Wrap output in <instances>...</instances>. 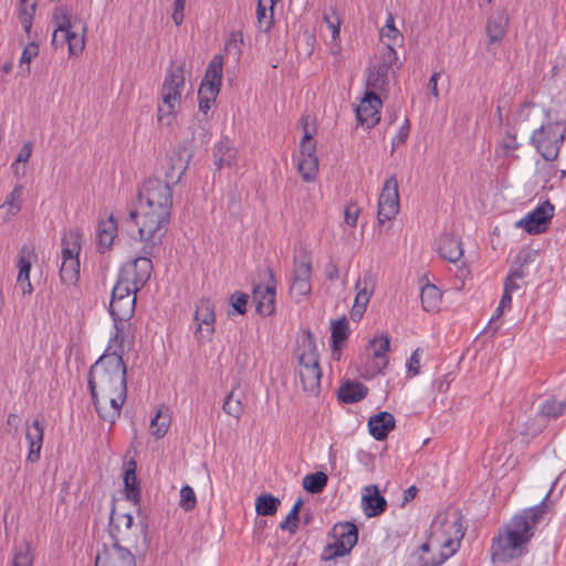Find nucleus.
Here are the masks:
<instances>
[{
  "label": "nucleus",
  "instance_id": "obj_55",
  "mask_svg": "<svg viewBox=\"0 0 566 566\" xmlns=\"http://www.w3.org/2000/svg\"><path fill=\"white\" fill-rule=\"evenodd\" d=\"M298 156H316V142L307 127L304 128V135L300 144Z\"/></svg>",
  "mask_w": 566,
  "mask_h": 566
},
{
  "label": "nucleus",
  "instance_id": "obj_2",
  "mask_svg": "<svg viewBox=\"0 0 566 566\" xmlns=\"http://www.w3.org/2000/svg\"><path fill=\"white\" fill-rule=\"evenodd\" d=\"M544 513L545 507L543 504H539L514 515L492 541V560L495 563H506L522 556Z\"/></svg>",
  "mask_w": 566,
  "mask_h": 566
},
{
  "label": "nucleus",
  "instance_id": "obj_18",
  "mask_svg": "<svg viewBox=\"0 0 566 566\" xmlns=\"http://www.w3.org/2000/svg\"><path fill=\"white\" fill-rule=\"evenodd\" d=\"M137 552L123 547L104 546L97 552L95 566H136Z\"/></svg>",
  "mask_w": 566,
  "mask_h": 566
},
{
  "label": "nucleus",
  "instance_id": "obj_24",
  "mask_svg": "<svg viewBox=\"0 0 566 566\" xmlns=\"http://www.w3.org/2000/svg\"><path fill=\"white\" fill-rule=\"evenodd\" d=\"M223 56L218 54L212 57L209 62L203 80L201 81L199 90L201 91H212L214 93L220 92L221 82H222V71H223Z\"/></svg>",
  "mask_w": 566,
  "mask_h": 566
},
{
  "label": "nucleus",
  "instance_id": "obj_62",
  "mask_svg": "<svg viewBox=\"0 0 566 566\" xmlns=\"http://www.w3.org/2000/svg\"><path fill=\"white\" fill-rule=\"evenodd\" d=\"M248 295L245 293L235 292L231 296V305L238 314H244L247 310Z\"/></svg>",
  "mask_w": 566,
  "mask_h": 566
},
{
  "label": "nucleus",
  "instance_id": "obj_41",
  "mask_svg": "<svg viewBox=\"0 0 566 566\" xmlns=\"http://www.w3.org/2000/svg\"><path fill=\"white\" fill-rule=\"evenodd\" d=\"M171 422V416L168 409H158L156 415L150 420V434L156 439L163 438Z\"/></svg>",
  "mask_w": 566,
  "mask_h": 566
},
{
  "label": "nucleus",
  "instance_id": "obj_64",
  "mask_svg": "<svg viewBox=\"0 0 566 566\" xmlns=\"http://www.w3.org/2000/svg\"><path fill=\"white\" fill-rule=\"evenodd\" d=\"M409 130H410L409 123H408V120H405L403 124L400 126L396 136L392 138V148L394 149L399 147L400 145H402L406 142V139L409 135Z\"/></svg>",
  "mask_w": 566,
  "mask_h": 566
},
{
  "label": "nucleus",
  "instance_id": "obj_5",
  "mask_svg": "<svg viewBox=\"0 0 566 566\" xmlns=\"http://www.w3.org/2000/svg\"><path fill=\"white\" fill-rule=\"evenodd\" d=\"M108 534L111 543H105L104 546L129 548V551L142 553L145 545L140 547V539L145 543L144 528L140 525L134 524V517L129 513H120L113 511L111 514Z\"/></svg>",
  "mask_w": 566,
  "mask_h": 566
},
{
  "label": "nucleus",
  "instance_id": "obj_44",
  "mask_svg": "<svg viewBox=\"0 0 566 566\" xmlns=\"http://www.w3.org/2000/svg\"><path fill=\"white\" fill-rule=\"evenodd\" d=\"M39 55V45L35 42L29 43L22 51L18 74L21 77H28L31 73L30 64Z\"/></svg>",
  "mask_w": 566,
  "mask_h": 566
},
{
  "label": "nucleus",
  "instance_id": "obj_28",
  "mask_svg": "<svg viewBox=\"0 0 566 566\" xmlns=\"http://www.w3.org/2000/svg\"><path fill=\"white\" fill-rule=\"evenodd\" d=\"M213 158L218 168L235 167L239 164V151L230 139L226 138L216 145Z\"/></svg>",
  "mask_w": 566,
  "mask_h": 566
},
{
  "label": "nucleus",
  "instance_id": "obj_4",
  "mask_svg": "<svg viewBox=\"0 0 566 566\" xmlns=\"http://www.w3.org/2000/svg\"><path fill=\"white\" fill-rule=\"evenodd\" d=\"M186 90L185 63L175 61L168 67L158 103V120L169 125L181 108Z\"/></svg>",
  "mask_w": 566,
  "mask_h": 566
},
{
  "label": "nucleus",
  "instance_id": "obj_49",
  "mask_svg": "<svg viewBox=\"0 0 566 566\" xmlns=\"http://www.w3.org/2000/svg\"><path fill=\"white\" fill-rule=\"evenodd\" d=\"M303 505V500L297 499L293 504L291 511L286 515L283 522L280 524V528L283 531H289L290 533H294L297 528L298 513Z\"/></svg>",
  "mask_w": 566,
  "mask_h": 566
},
{
  "label": "nucleus",
  "instance_id": "obj_13",
  "mask_svg": "<svg viewBox=\"0 0 566 566\" xmlns=\"http://www.w3.org/2000/svg\"><path fill=\"white\" fill-rule=\"evenodd\" d=\"M334 542L324 551V557L332 559L348 554L358 539L357 527L353 523H339L333 528Z\"/></svg>",
  "mask_w": 566,
  "mask_h": 566
},
{
  "label": "nucleus",
  "instance_id": "obj_58",
  "mask_svg": "<svg viewBox=\"0 0 566 566\" xmlns=\"http://www.w3.org/2000/svg\"><path fill=\"white\" fill-rule=\"evenodd\" d=\"M179 505L185 511H191L197 503L195 491L191 486L185 485L181 488L179 493Z\"/></svg>",
  "mask_w": 566,
  "mask_h": 566
},
{
  "label": "nucleus",
  "instance_id": "obj_15",
  "mask_svg": "<svg viewBox=\"0 0 566 566\" xmlns=\"http://www.w3.org/2000/svg\"><path fill=\"white\" fill-rule=\"evenodd\" d=\"M553 217L554 206L549 201H545L516 221L515 227L530 234H539L548 229Z\"/></svg>",
  "mask_w": 566,
  "mask_h": 566
},
{
  "label": "nucleus",
  "instance_id": "obj_32",
  "mask_svg": "<svg viewBox=\"0 0 566 566\" xmlns=\"http://www.w3.org/2000/svg\"><path fill=\"white\" fill-rule=\"evenodd\" d=\"M117 221L113 214L106 220H102L98 224L97 239L102 250H107L117 237Z\"/></svg>",
  "mask_w": 566,
  "mask_h": 566
},
{
  "label": "nucleus",
  "instance_id": "obj_60",
  "mask_svg": "<svg viewBox=\"0 0 566 566\" xmlns=\"http://www.w3.org/2000/svg\"><path fill=\"white\" fill-rule=\"evenodd\" d=\"M219 93H214L212 91H198V98H199V111L203 114H207L208 111L212 107V105L216 102V98Z\"/></svg>",
  "mask_w": 566,
  "mask_h": 566
},
{
  "label": "nucleus",
  "instance_id": "obj_29",
  "mask_svg": "<svg viewBox=\"0 0 566 566\" xmlns=\"http://www.w3.org/2000/svg\"><path fill=\"white\" fill-rule=\"evenodd\" d=\"M369 432L378 441L386 439L388 433L395 428V418L387 411L379 412L369 418Z\"/></svg>",
  "mask_w": 566,
  "mask_h": 566
},
{
  "label": "nucleus",
  "instance_id": "obj_16",
  "mask_svg": "<svg viewBox=\"0 0 566 566\" xmlns=\"http://www.w3.org/2000/svg\"><path fill=\"white\" fill-rule=\"evenodd\" d=\"M399 212L398 181L395 176L388 178L378 199V222L394 219Z\"/></svg>",
  "mask_w": 566,
  "mask_h": 566
},
{
  "label": "nucleus",
  "instance_id": "obj_3",
  "mask_svg": "<svg viewBox=\"0 0 566 566\" xmlns=\"http://www.w3.org/2000/svg\"><path fill=\"white\" fill-rule=\"evenodd\" d=\"M431 532L433 533V543L440 551V559L431 565L426 563L423 566H439L458 551L460 541L464 536L461 513L452 510L439 514L431 525Z\"/></svg>",
  "mask_w": 566,
  "mask_h": 566
},
{
  "label": "nucleus",
  "instance_id": "obj_11",
  "mask_svg": "<svg viewBox=\"0 0 566 566\" xmlns=\"http://www.w3.org/2000/svg\"><path fill=\"white\" fill-rule=\"evenodd\" d=\"M151 270L153 263L148 256L136 258L123 265L116 284L138 292L149 280Z\"/></svg>",
  "mask_w": 566,
  "mask_h": 566
},
{
  "label": "nucleus",
  "instance_id": "obj_20",
  "mask_svg": "<svg viewBox=\"0 0 566 566\" xmlns=\"http://www.w3.org/2000/svg\"><path fill=\"white\" fill-rule=\"evenodd\" d=\"M380 107L381 101L377 93L375 91L367 90L365 96L356 108L358 122L367 128L374 127L380 119Z\"/></svg>",
  "mask_w": 566,
  "mask_h": 566
},
{
  "label": "nucleus",
  "instance_id": "obj_50",
  "mask_svg": "<svg viewBox=\"0 0 566 566\" xmlns=\"http://www.w3.org/2000/svg\"><path fill=\"white\" fill-rule=\"evenodd\" d=\"M564 410L565 402L551 398L542 403L539 413L546 418H557L564 413Z\"/></svg>",
  "mask_w": 566,
  "mask_h": 566
},
{
  "label": "nucleus",
  "instance_id": "obj_21",
  "mask_svg": "<svg viewBox=\"0 0 566 566\" xmlns=\"http://www.w3.org/2000/svg\"><path fill=\"white\" fill-rule=\"evenodd\" d=\"M38 260V255L32 247L23 245L19 252L18 259V277L17 289L21 291L23 295L31 294L33 292L32 284L30 282V271L32 264Z\"/></svg>",
  "mask_w": 566,
  "mask_h": 566
},
{
  "label": "nucleus",
  "instance_id": "obj_31",
  "mask_svg": "<svg viewBox=\"0 0 566 566\" xmlns=\"http://www.w3.org/2000/svg\"><path fill=\"white\" fill-rule=\"evenodd\" d=\"M438 251L441 258L455 263L463 254L462 243L453 235L444 234L440 238Z\"/></svg>",
  "mask_w": 566,
  "mask_h": 566
},
{
  "label": "nucleus",
  "instance_id": "obj_46",
  "mask_svg": "<svg viewBox=\"0 0 566 566\" xmlns=\"http://www.w3.org/2000/svg\"><path fill=\"white\" fill-rule=\"evenodd\" d=\"M349 335V325L345 317L332 323V344L334 352L338 350Z\"/></svg>",
  "mask_w": 566,
  "mask_h": 566
},
{
  "label": "nucleus",
  "instance_id": "obj_39",
  "mask_svg": "<svg viewBox=\"0 0 566 566\" xmlns=\"http://www.w3.org/2000/svg\"><path fill=\"white\" fill-rule=\"evenodd\" d=\"M170 167L166 170L165 174L166 179L163 181L167 182L171 188V186L180 181L181 177L188 168V160L182 158L180 154H177L170 158Z\"/></svg>",
  "mask_w": 566,
  "mask_h": 566
},
{
  "label": "nucleus",
  "instance_id": "obj_43",
  "mask_svg": "<svg viewBox=\"0 0 566 566\" xmlns=\"http://www.w3.org/2000/svg\"><path fill=\"white\" fill-rule=\"evenodd\" d=\"M298 172L302 178L310 182L313 181L318 171V158L317 156H298L297 158Z\"/></svg>",
  "mask_w": 566,
  "mask_h": 566
},
{
  "label": "nucleus",
  "instance_id": "obj_37",
  "mask_svg": "<svg viewBox=\"0 0 566 566\" xmlns=\"http://www.w3.org/2000/svg\"><path fill=\"white\" fill-rule=\"evenodd\" d=\"M367 392V387L361 382L348 381L340 387L338 395L342 401L346 403H354L364 399Z\"/></svg>",
  "mask_w": 566,
  "mask_h": 566
},
{
  "label": "nucleus",
  "instance_id": "obj_59",
  "mask_svg": "<svg viewBox=\"0 0 566 566\" xmlns=\"http://www.w3.org/2000/svg\"><path fill=\"white\" fill-rule=\"evenodd\" d=\"M32 155V145L27 143L20 149L15 161L12 165L13 171L17 176L24 175V167L20 168V164H25Z\"/></svg>",
  "mask_w": 566,
  "mask_h": 566
},
{
  "label": "nucleus",
  "instance_id": "obj_27",
  "mask_svg": "<svg viewBox=\"0 0 566 566\" xmlns=\"http://www.w3.org/2000/svg\"><path fill=\"white\" fill-rule=\"evenodd\" d=\"M87 32V25L85 22H82L80 25V30L67 29V31H63L59 36V45H63L64 42L67 43L69 53L71 55H78L83 52L85 48V36Z\"/></svg>",
  "mask_w": 566,
  "mask_h": 566
},
{
  "label": "nucleus",
  "instance_id": "obj_7",
  "mask_svg": "<svg viewBox=\"0 0 566 566\" xmlns=\"http://www.w3.org/2000/svg\"><path fill=\"white\" fill-rule=\"evenodd\" d=\"M136 207L170 216L172 190L161 179L149 178L138 189Z\"/></svg>",
  "mask_w": 566,
  "mask_h": 566
},
{
  "label": "nucleus",
  "instance_id": "obj_12",
  "mask_svg": "<svg viewBox=\"0 0 566 566\" xmlns=\"http://www.w3.org/2000/svg\"><path fill=\"white\" fill-rule=\"evenodd\" d=\"M298 376L303 390L310 395L317 396L321 389L322 371L318 355L312 346L298 357Z\"/></svg>",
  "mask_w": 566,
  "mask_h": 566
},
{
  "label": "nucleus",
  "instance_id": "obj_34",
  "mask_svg": "<svg viewBox=\"0 0 566 566\" xmlns=\"http://www.w3.org/2000/svg\"><path fill=\"white\" fill-rule=\"evenodd\" d=\"M323 19L332 36L333 44L331 45V52L332 54L336 55L340 51L339 33L342 19L334 8H329L327 11H325Z\"/></svg>",
  "mask_w": 566,
  "mask_h": 566
},
{
  "label": "nucleus",
  "instance_id": "obj_38",
  "mask_svg": "<svg viewBox=\"0 0 566 566\" xmlns=\"http://www.w3.org/2000/svg\"><path fill=\"white\" fill-rule=\"evenodd\" d=\"M520 146L516 135L512 132H506V134L499 140L494 150V156L495 158H517V156H514V151L517 150Z\"/></svg>",
  "mask_w": 566,
  "mask_h": 566
},
{
  "label": "nucleus",
  "instance_id": "obj_48",
  "mask_svg": "<svg viewBox=\"0 0 566 566\" xmlns=\"http://www.w3.org/2000/svg\"><path fill=\"white\" fill-rule=\"evenodd\" d=\"M328 481L324 472L307 474L303 479V488L310 493H319L326 486Z\"/></svg>",
  "mask_w": 566,
  "mask_h": 566
},
{
  "label": "nucleus",
  "instance_id": "obj_42",
  "mask_svg": "<svg viewBox=\"0 0 566 566\" xmlns=\"http://www.w3.org/2000/svg\"><path fill=\"white\" fill-rule=\"evenodd\" d=\"M441 297V292L436 285L426 284L420 293L422 308L427 312L437 311L440 306Z\"/></svg>",
  "mask_w": 566,
  "mask_h": 566
},
{
  "label": "nucleus",
  "instance_id": "obj_35",
  "mask_svg": "<svg viewBox=\"0 0 566 566\" xmlns=\"http://www.w3.org/2000/svg\"><path fill=\"white\" fill-rule=\"evenodd\" d=\"M509 24L507 13L502 10L494 13L488 21L486 33L490 42H496L502 40L506 32Z\"/></svg>",
  "mask_w": 566,
  "mask_h": 566
},
{
  "label": "nucleus",
  "instance_id": "obj_57",
  "mask_svg": "<svg viewBox=\"0 0 566 566\" xmlns=\"http://www.w3.org/2000/svg\"><path fill=\"white\" fill-rule=\"evenodd\" d=\"M397 62L398 55L394 46H385L376 64L390 71Z\"/></svg>",
  "mask_w": 566,
  "mask_h": 566
},
{
  "label": "nucleus",
  "instance_id": "obj_26",
  "mask_svg": "<svg viewBox=\"0 0 566 566\" xmlns=\"http://www.w3.org/2000/svg\"><path fill=\"white\" fill-rule=\"evenodd\" d=\"M23 202V187L17 185L11 192H9L0 205V222L6 223L12 220L21 211Z\"/></svg>",
  "mask_w": 566,
  "mask_h": 566
},
{
  "label": "nucleus",
  "instance_id": "obj_23",
  "mask_svg": "<svg viewBox=\"0 0 566 566\" xmlns=\"http://www.w3.org/2000/svg\"><path fill=\"white\" fill-rule=\"evenodd\" d=\"M44 426L39 418H35L31 424L25 427V439L29 444L27 461L34 463L40 459L43 444Z\"/></svg>",
  "mask_w": 566,
  "mask_h": 566
},
{
  "label": "nucleus",
  "instance_id": "obj_25",
  "mask_svg": "<svg viewBox=\"0 0 566 566\" xmlns=\"http://www.w3.org/2000/svg\"><path fill=\"white\" fill-rule=\"evenodd\" d=\"M361 505L365 514L368 517H374L386 510L387 502L380 495L377 485H368L363 490Z\"/></svg>",
  "mask_w": 566,
  "mask_h": 566
},
{
  "label": "nucleus",
  "instance_id": "obj_10",
  "mask_svg": "<svg viewBox=\"0 0 566 566\" xmlns=\"http://www.w3.org/2000/svg\"><path fill=\"white\" fill-rule=\"evenodd\" d=\"M564 137L565 127L558 123H549L535 130L531 140L543 158L552 161L557 158Z\"/></svg>",
  "mask_w": 566,
  "mask_h": 566
},
{
  "label": "nucleus",
  "instance_id": "obj_56",
  "mask_svg": "<svg viewBox=\"0 0 566 566\" xmlns=\"http://www.w3.org/2000/svg\"><path fill=\"white\" fill-rule=\"evenodd\" d=\"M379 35L385 46H394L397 42L402 41V35L396 27H382Z\"/></svg>",
  "mask_w": 566,
  "mask_h": 566
},
{
  "label": "nucleus",
  "instance_id": "obj_40",
  "mask_svg": "<svg viewBox=\"0 0 566 566\" xmlns=\"http://www.w3.org/2000/svg\"><path fill=\"white\" fill-rule=\"evenodd\" d=\"M36 8L38 1L19 0L18 2L19 21L28 35H30L32 29Z\"/></svg>",
  "mask_w": 566,
  "mask_h": 566
},
{
  "label": "nucleus",
  "instance_id": "obj_53",
  "mask_svg": "<svg viewBox=\"0 0 566 566\" xmlns=\"http://www.w3.org/2000/svg\"><path fill=\"white\" fill-rule=\"evenodd\" d=\"M222 409L227 415L239 420L243 411V405L239 398H234V392L231 391L227 396Z\"/></svg>",
  "mask_w": 566,
  "mask_h": 566
},
{
  "label": "nucleus",
  "instance_id": "obj_54",
  "mask_svg": "<svg viewBox=\"0 0 566 566\" xmlns=\"http://www.w3.org/2000/svg\"><path fill=\"white\" fill-rule=\"evenodd\" d=\"M274 4H275V0H259L256 18H258L259 23H261V24L263 23L264 20H266L265 21L266 28L272 22V17H273L272 11H273Z\"/></svg>",
  "mask_w": 566,
  "mask_h": 566
},
{
  "label": "nucleus",
  "instance_id": "obj_9",
  "mask_svg": "<svg viewBox=\"0 0 566 566\" xmlns=\"http://www.w3.org/2000/svg\"><path fill=\"white\" fill-rule=\"evenodd\" d=\"M81 238L76 229L69 230L62 238L60 277L66 285L75 284L80 277Z\"/></svg>",
  "mask_w": 566,
  "mask_h": 566
},
{
  "label": "nucleus",
  "instance_id": "obj_61",
  "mask_svg": "<svg viewBox=\"0 0 566 566\" xmlns=\"http://www.w3.org/2000/svg\"><path fill=\"white\" fill-rule=\"evenodd\" d=\"M360 213V208L356 202H349L345 207V222L349 227H355Z\"/></svg>",
  "mask_w": 566,
  "mask_h": 566
},
{
  "label": "nucleus",
  "instance_id": "obj_8",
  "mask_svg": "<svg viewBox=\"0 0 566 566\" xmlns=\"http://www.w3.org/2000/svg\"><path fill=\"white\" fill-rule=\"evenodd\" d=\"M136 293L122 284H115L113 287L109 307L114 319L115 334L112 337H118L122 344L124 343L127 322L135 312Z\"/></svg>",
  "mask_w": 566,
  "mask_h": 566
},
{
  "label": "nucleus",
  "instance_id": "obj_33",
  "mask_svg": "<svg viewBox=\"0 0 566 566\" xmlns=\"http://www.w3.org/2000/svg\"><path fill=\"white\" fill-rule=\"evenodd\" d=\"M34 551L31 543L22 541L12 548L9 566H33Z\"/></svg>",
  "mask_w": 566,
  "mask_h": 566
},
{
  "label": "nucleus",
  "instance_id": "obj_52",
  "mask_svg": "<svg viewBox=\"0 0 566 566\" xmlns=\"http://www.w3.org/2000/svg\"><path fill=\"white\" fill-rule=\"evenodd\" d=\"M126 496L128 500L137 503L139 501V491L136 488V473L134 469H128L124 475Z\"/></svg>",
  "mask_w": 566,
  "mask_h": 566
},
{
  "label": "nucleus",
  "instance_id": "obj_45",
  "mask_svg": "<svg viewBox=\"0 0 566 566\" xmlns=\"http://www.w3.org/2000/svg\"><path fill=\"white\" fill-rule=\"evenodd\" d=\"M390 340L389 337L386 335H379L371 339L370 342V348L373 350V355L376 359L379 360L377 363V367L380 369L381 367L386 366L387 359L386 354L389 350Z\"/></svg>",
  "mask_w": 566,
  "mask_h": 566
},
{
  "label": "nucleus",
  "instance_id": "obj_22",
  "mask_svg": "<svg viewBox=\"0 0 566 566\" xmlns=\"http://www.w3.org/2000/svg\"><path fill=\"white\" fill-rule=\"evenodd\" d=\"M253 300L256 311L263 316H269L275 311V284L272 276L266 284H258L253 289Z\"/></svg>",
  "mask_w": 566,
  "mask_h": 566
},
{
  "label": "nucleus",
  "instance_id": "obj_1",
  "mask_svg": "<svg viewBox=\"0 0 566 566\" xmlns=\"http://www.w3.org/2000/svg\"><path fill=\"white\" fill-rule=\"evenodd\" d=\"M88 387L98 416L113 424L127 396L123 344L118 337H111L105 353L92 365Z\"/></svg>",
  "mask_w": 566,
  "mask_h": 566
},
{
  "label": "nucleus",
  "instance_id": "obj_63",
  "mask_svg": "<svg viewBox=\"0 0 566 566\" xmlns=\"http://www.w3.org/2000/svg\"><path fill=\"white\" fill-rule=\"evenodd\" d=\"M185 6L186 0H175L174 1V10H172V20L176 25H180L185 19Z\"/></svg>",
  "mask_w": 566,
  "mask_h": 566
},
{
  "label": "nucleus",
  "instance_id": "obj_19",
  "mask_svg": "<svg viewBox=\"0 0 566 566\" xmlns=\"http://www.w3.org/2000/svg\"><path fill=\"white\" fill-rule=\"evenodd\" d=\"M356 296L354 305L350 311V318L353 321H359L370 301V297L375 291V280L370 273H365L359 277L355 284Z\"/></svg>",
  "mask_w": 566,
  "mask_h": 566
},
{
  "label": "nucleus",
  "instance_id": "obj_47",
  "mask_svg": "<svg viewBox=\"0 0 566 566\" xmlns=\"http://www.w3.org/2000/svg\"><path fill=\"white\" fill-rule=\"evenodd\" d=\"M280 505V500L271 494L260 495L255 501V510L259 515H274Z\"/></svg>",
  "mask_w": 566,
  "mask_h": 566
},
{
  "label": "nucleus",
  "instance_id": "obj_17",
  "mask_svg": "<svg viewBox=\"0 0 566 566\" xmlns=\"http://www.w3.org/2000/svg\"><path fill=\"white\" fill-rule=\"evenodd\" d=\"M312 262L306 255L295 259L291 283V294L297 301L311 293Z\"/></svg>",
  "mask_w": 566,
  "mask_h": 566
},
{
  "label": "nucleus",
  "instance_id": "obj_30",
  "mask_svg": "<svg viewBox=\"0 0 566 566\" xmlns=\"http://www.w3.org/2000/svg\"><path fill=\"white\" fill-rule=\"evenodd\" d=\"M52 21L55 24V29L52 35V44L59 46V36L63 31L67 29H74L75 24L71 20V10L66 4H59L53 9Z\"/></svg>",
  "mask_w": 566,
  "mask_h": 566
},
{
  "label": "nucleus",
  "instance_id": "obj_36",
  "mask_svg": "<svg viewBox=\"0 0 566 566\" xmlns=\"http://www.w3.org/2000/svg\"><path fill=\"white\" fill-rule=\"evenodd\" d=\"M389 73L387 69L374 65L366 75V88L371 91H382L388 84Z\"/></svg>",
  "mask_w": 566,
  "mask_h": 566
},
{
  "label": "nucleus",
  "instance_id": "obj_51",
  "mask_svg": "<svg viewBox=\"0 0 566 566\" xmlns=\"http://www.w3.org/2000/svg\"><path fill=\"white\" fill-rule=\"evenodd\" d=\"M243 44V35L240 31H233L230 33L224 50L227 54L232 55L234 60H239L241 55V46Z\"/></svg>",
  "mask_w": 566,
  "mask_h": 566
},
{
  "label": "nucleus",
  "instance_id": "obj_14",
  "mask_svg": "<svg viewBox=\"0 0 566 566\" xmlns=\"http://www.w3.org/2000/svg\"><path fill=\"white\" fill-rule=\"evenodd\" d=\"M195 337L201 345L212 339L216 329L214 305L209 300H200L196 306Z\"/></svg>",
  "mask_w": 566,
  "mask_h": 566
},
{
  "label": "nucleus",
  "instance_id": "obj_6",
  "mask_svg": "<svg viewBox=\"0 0 566 566\" xmlns=\"http://www.w3.org/2000/svg\"><path fill=\"white\" fill-rule=\"evenodd\" d=\"M168 214L136 207L130 210L129 219L134 221L138 230V238L144 242V253L150 254L151 249L159 244L167 231Z\"/></svg>",
  "mask_w": 566,
  "mask_h": 566
}]
</instances>
